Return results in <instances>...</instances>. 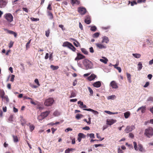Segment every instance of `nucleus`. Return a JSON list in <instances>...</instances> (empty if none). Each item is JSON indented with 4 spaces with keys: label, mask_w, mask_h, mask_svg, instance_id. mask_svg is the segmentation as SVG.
Segmentation results:
<instances>
[{
    "label": "nucleus",
    "mask_w": 153,
    "mask_h": 153,
    "mask_svg": "<svg viewBox=\"0 0 153 153\" xmlns=\"http://www.w3.org/2000/svg\"><path fill=\"white\" fill-rule=\"evenodd\" d=\"M144 134L148 138H150L153 136V128L151 127L146 129L144 131Z\"/></svg>",
    "instance_id": "nucleus-1"
},
{
    "label": "nucleus",
    "mask_w": 153,
    "mask_h": 153,
    "mask_svg": "<svg viewBox=\"0 0 153 153\" xmlns=\"http://www.w3.org/2000/svg\"><path fill=\"white\" fill-rule=\"evenodd\" d=\"M4 18L9 23H10L13 21V16L10 13H5L4 16Z\"/></svg>",
    "instance_id": "nucleus-2"
},
{
    "label": "nucleus",
    "mask_w": 153,
    "mask_h": 153,
    "mask_svg": "<svg viewBox=\"0 0 153 153\" xmlns=\"http://www.w3.org/2000/svg\"><path fill=\"white\" fill-rule=\"evenodd\" d=\"M64 47H67L73 51H75L76 50V48L72 45V44L68 42H64L62 45Z\"/></svg>",
    "instance_id": "nucleus-3"
},
{
    "label": "nucleus",
    "mask_w": 153,
    "mask_h": 153,
    "mask_svg": "<svg viewBox=\"0 0 153 153\" xmlns=\"http://www.w3.org/2000/svg\"><path fill=\"white\" fill-rule=\"evenodd\" d=\"M83 64L85 66L86 69H91L92 68V63L89 60H84L83 61Z\"/></svg>",
    "instance_id": "nucleus-4"
},
{
    "label": "nucleus",
    "mask_w": 153,
    "mask_h": 153,
    "mask_svg": "<svg viewBox=\"0 0 153 153\" xmlns=\"http://www.w3.org/2000/svg\"><path fill=\"white\" fill-rule=\"evenodd\" d=\"M54 100L52 98H48L44 102V104L47 106H51L52 105Z\"/></svg>",
    "instance_id": "nucleus-5"
},
{
    "label": "nucleus",
    "mask_w": 153,
    "mask_h": 153,
    "mask_svg": "<svg viewBox=\"0 0 153 153\" xmlns=\"http://www.w3.org/2000/svg\"><path fill=\"white\" fill-rule=\"evenodd\" d=\"M78 11L81 15H84L86 13L87 10L84 7H80L78 8Z\"/></svg>",
    "instance_id": "nucleus-6"
},
{
    "label": "nucleus",
    "mask_w": 153,
    "mask_h": 153,
    "mask_svg": "<svg viewBox=\"0 0 153 153\" xmlns=\"http://www.w3.org/2000/svg\"><path fill=\"white\" fill-rule=\"evenodd\" d=\"M85 57L83 55L79 53L77 54V56L75 59V60L77 61L80 59H82L85 58Z\"/></svg>",
    "instance_id": "nucleus-7"
},
{
    "label": "nucleus",
    "mask_w": 153,
    "mask_h": 153,
    "mask_svg": "<svg viewBox=\"0 0 153 153\" xmlns=\"http://www.w3.org/2000/svg\"><path fill=\"white\" fill-rule=\"evenodd\" d=\"M134 126H127L125 129V131L126 133H128V132L132 131L134 129Z\"/></svg>",
    "instance_id": "nucleus-8"
},
{
    "label": "nucleus",
    "mask_w": 153,
    "mask_h": 153,
    "mask_svg": "<svg viewBox=\"0 0 153 153\" xmlns=\"http://www.w3.org/2000/svg\"><path fill=\"white\" fill-rule=\"evenodd\" d=\"M110 86L113 88L117 89L118 88L117 84L114 81H112L110 82Z\"/></svg>",
    "instance_id": "nucleus-9"
},
{
    "label": "nucleus",
    "mask_w": 153,
    "mask_h": 153,
    "mask_svg": "<svg viewBox=\"0 0 153 153\" xmlns=\"http://www.w3.org/2000/svg\"><path fill=\"white\" fill-rule=\"evenodd\" d=\"M116 122V120L110 119L107 120L106 121V124L109 125H111Z\"/></svg>",
    "instance_id": "nucleus-10"
},
{
    "label": "nucleus",
    "mask_w": 153,
    "mask_h": 153,
    "mask_svg": "<svg viewBox=\"0 0 153 153\" xmlns=\"http://www.w3.org/2000/svg\"><path fill=\"white\" fill-rule=\"evenodd\" d=\"M85 22L87 24H89L91 23V18L89 16L87 15L85 16Z\"/></svg>",
    "instance_id": "nucleus-11"
},
{
    "label": "nucleus",
    "mask_w": 153,
    "mask_h": 153,
    "mask_svg": "<svg viewBox=\"0 0 153 153\" xmlns=\"http://www.w3.org/2000/svg\"><path fill=\"white\" fill-rule=\"evenodd\" d=\"M71 3L72 6H74V5H79L80 2L79 0H71Z\"/></svg>",
    "instance_id": "nucleus-12"
},
{
    "label": "nucleus",
    "mask_w": 153,
    "mask_h": 153,
    "mask_svg": "<svg viewBox=\"0 0 153 153\" xmlns=\"http://www.w3.org/2000/svg\"><path fill=\"white\" fill-rule=\"evenodd\" d=\"M101 83L100 81H97L93 84V85L96 88H99L101 86Z\"/></svg>",
    "instance_id": "nucleus-13"
},
{
    "label": "nucleus",
    "mask_w": 153,
    "mask_h": 153,
    "mask_svg": "<svg viewBox=\"0 0 153 153\" xmlns=\"http://www.w3.org/2000/svg\"><path fill=\"white\" fill-rule=\"evenodd\" d=\"M141 110L142 113H144L146 110V107L145 106H143L139 108L137 110V111L138 112L139 110Z\"/></svg>",
    "instance_id": "nucleus-14"
},
{
    "label": "nucleus",
    "mask_w": 153,
    "mask_h": 153,
    "mask_svg": "<svg viewBox=\"0 0 153 153\" xmlns=\"http://www.w3.org/2000/svg\"><path fill=\"white\" fill-rule=\"evenodd\" d=\"M50 113V111H46L41 113V114L44 118L46 117Z\"/></svg>",
    "instance_id": "nucleus-15"
},
{
    "label": "nucleus",
    "mask_w": 153,
    "mask_h": 153,
    "mask_svg": "<svg viewBox=\"0 0 153 153\" xmlns=\"http://www.w3.org/2000/svg\"><path fill=\"white\" fill-rule=\"evenodd\" d=\"M96 45L97 47L100 49H105L106 48V46L100 43H96Z\"/></svg>",
    "instance_id": "nucleus-16"
},
{
    "label": "nucleus",
    "mask_w": 153,
    "mask_h": 153,
    "mask_svg": "<svg viewBox=\"0 0 153 153\" xmlns=\"http://www.w3.org/2000/svg\"><path fill=\"white\" fill-rule=\"evenodd\" d=\"M83 110L87 111H91L95 115L98 114H99V112L97 111H95L91 108L84 109Z\"/></svg>",
    "instance_id": "nucleus-17"
},
{
    "label": "nucleus",
    "mask_w": 153,
    "mask_h": 153,
    "mask_svg": "<svg viewBox=\"0 0 153 153\" xmlns=\"http://www.w3.org/2000/svg\"><path fill=\"white\" fill-rule=\"evenodd\" d=\"M6 3L5 1L3 0H0V7H4L6 5Z\"/></svg>",
    "instance_id": "nucleus-18"
},
{
    "label": "nucleus",
    "mask_w": 153,
    "mask_h": 153,
    "mask_svg": "<svg viewBox=\"0 0 153 153\" xmlns=\"http://www.w3.org/2000/svg\"><path fill=\"white\" fill-rule=\"evenodd\" d=\"M5 30H7V33L10 34H13L15 37H16L17 34L15 32L12 30H8L7 29H5Z\"/></svg>",
    "instance_id": "nucleus-19"
},
{
    "label": "nucleus",
    "mask_w": 153,
    "mask_h": 153,
    "mask_svg": "<svg viewBox=\"0 0 153 153\" xmlns=\"http://www.w3.org/2000/svg\"><path fill=\"white\" fill-rule=\"evenodd\" d=\"M109 41V39L107 37L104 36L102 37V43H103L105 42L106 43H107Z\"/></svg>",
    "instance_id": "nucleus-20"
},
{
    "label": "nucleus",
    "mask_w": 153,
    "mask_h": 153,
    "mask_svg": "<svg viewBox=\"0 0 153 153\" xmlns=\"http://www.w3.org/2000/svg\"><path fill=\"white\" fill-rule=\"evenodd\" d=\"M96 77V75L94 74H92L88 77V79L89 80L91 81L94 79Z\"/></svg>",
    "instance_id": "nucleus-21"
},
{
    "label": "nucleus",
    "mask_w": 153,
    "mask_h": 153,
    "mask_svg": "<svg viewBox=\"0 0 153 153\" xmlns=\"http://www.w3.org/2000/svg\"><path fill=\"white\" fill-rule=\"evenodd\" d=\"M47 13L48 16L49 17V19H53V14L52 13L51 11L49 10H48L47 11Z\"/></svg>",
    "instance_id": "nucleus-22"
},
{
    "label": "nucleus",
    "mask_w": 153,
    "mask_h": 153,
    "mask_svg": "<svg viewBox=\"0 0 153 153\" xmlns=\"http://www.w3.org/2000/svg\"><path fill=\"white\" fill-rule=\"evenodd\" d=\"M13 141L15 143H17L19 141V140L17 136L15 135H12Z\"/></svg>",
    "instance_id": "nucleus-23"
},
{
    "label": "nucleus",
    "mask_w": 153,
    "mask_h": 153,
    "mask_svg": "<svg viewBox=\"0 0 153 153\" xmlns=\"http://www.w3.org/2000/svg\"><path fill=\"white\" fill-rule=\"evenodd\" d=\"M130 113L128 111L124 113V116L126 118H128L130 116Z\"/></svg>",
    "instance_id": "nucleus-24"
},
{
    "label": "nucleus",
    "mask_w": 153,
    "mask_h": 153,
    "mask_svg": "<svg viewBox=\"0 0 153 153\" xmlns=\"http://www.w3.org/2000/svg\"><path fill=\"white\" fill-rule=\"evenodd\" d=\"M50 67L53 70H57L59 68V67L58 66H54L53 65H51Z\"/></svg>",
    "instance_id": "nucleus-25"
},
{
    "label": "nucleus",
    "mask_w": 153,
    "mask_h": 153,
    "mask_svg": "<svg viewBox=\"0 0 153 153\" xmlns=\"http://www.w3.org/2000/svg\"><path fill=\"white\" fill-rule=\"evenodd\" d=\"M83 116L82 114H76L75 118L77 120H79L80 118H81L83 117Z\"/></svg>",
    "instance_id": "nucleus-26"
},
{
    "label": "nucleus",
    "mask_w": 153,
    "mask_h": 153,
    "mask_svg": "<svg viewBox=\"0 0 153 153\" xmlns=\"http://www.w3.org/2000/svg\"><path fill=\"white\" fill-rule=\"evenodd\" d=\"M138 70H140L142 68L143 66L141 62H139L138 65Z\"/></svg>",
    "instance_id": "nucleus-27"
},
{
    "label": "nucleus",
    "mask_w": 153,
    "mask_h": 153,
    "mask_svg": "<svg viewBox=\"0 0 153 153\" xmlns=\"http://www.w3.org/2000/svg\"><path fill=\"white\" fill-rule=\"evenodd\" d=\"M132 55L136 58H139L141 56V55L139 53H133Z\"/></svg>",
    "instance_id": "nucleus-28"
},
{
    "label": "nucleus",
    "mask_w": 153,
    "mask_h": 153,
    "mask_svg": "<svg viewBox=\"0 0 153 153\" xmlns=\"http://www.w3.org/2000/svg\"><path fill=\"white\" fill-rule=\"evenodd\" d=\"M88 89L90 93V95L91 96H93V90L90 87H88Z\"/></svg>",
    "instance_id": "nucleus-29"
},
{
    "label": "nucleus",
    "mask_w": 153,
    "mask_h": 153,
    "mask_svg": "<svg viewBox=\"0 0 153 153\" xmlns=\"http://www.w3.org/2000/svg\"><path fill=\"white\" fill-rule=\"evenodd\" d=\"M127 78L128 81V82L130 83H131V75L130 74L128 73H127Z\"/></svg>",
    "instance_id": "nucleus-30"
},
{
    "label": "nucleus",
    "mask_w": 153,
    "mask_h": 153,
    "mask_svg": "<svg viewBox=\"0 0 153 153\" xmlns=\"http://www.w3.org/2000/svg\"><path fill=\"white\" fill-rule=\"evenodd\" d=\"M81 51H82V52L85 54L87 55L88 54V51H87L84 48H81Z\"/></svg>",
    "instance_id": "nucleus-31"
},
{
    "label": "nucleus",
    "mask_w": 153,
    "mask_h": 153,
    "mask_svg": "<svg viewBox=\"0 0 153 153\" xmlns=\"http://www.w3.org/2000/svg\"><path fill=\"white\" fill-rule=\"evenodd\" d=\"M100 34V33L96 32L92 36L94 38H97L99 36Z\"/></svg>",
    "instance_id": "nucleus-32"
},
{
    "label": "nucleus",
    "mask_w": 153,
    "mask_h": 153,
    "mask_svg": "<svg viewBox=\"0 0 153 153\" xmlns=\"http://www.w3.org/2000/svg\"><path fill=\"white\" fill-rule=\"evenodd\" d=\"M138 149H139V151L141 152H142L143 150V147L142 145L141 144H138Z\"/></svg>",
    "instance_id": "nucleus-33"
},
{
    "label": "nucleus",
    "mask_w": 153,
    "mask_h": 153,
    "mask_svg": "<svg viewBox=\"0 0 153 153\" xmlns=\"http://www.w3.org/2000/svg\"><path fill=\"white\" fill-rule=\"evenodd\" d=\"M78 136L81 138H85L86 137L85 135L83 133H79L78 134Z\"/></svg>",
    "instance_id": "nucleus-34"
},
{
    "label": "nucleus",
    "mask_w": 153,
    "mask_h": 153,
    "mask_svg": "<svg viewBox=\"0 0 153 153\" xmlns=\"http://www.w3.org/2000/svg\"><path fill=\"white\" fill-rule=\"evenodd\" d=\"M76 94L74 92L72 91L70 98H72L76 97Z\"/></svg>",
    "instance_id": "nucleus-35"
},
{
    "label": "nucleus",
    "mask_w": 153,
    "mask_h": 153,
    "mask_svg": "<svg viewBox=\"0 0 153 153\" xmlns=\"http://www.w3.org/2000/svg\"><path fill=\"white\" fill-rule=\"evenodd\" d=\"M100 61L105 64H106L108 61V59L106 58L105 59H100Z\"/></svg>",
    "instance_id": "nucleus-36"
},
{
    "label": "nucleus",
    "mask_w": 153,
    "mask_h": 153,
    "mask_svg": "<svg viewBox=\"0 0 153 153\" xmlns=\"http://www.w3.org/2000/svg\"><path fill=\"white\" fill-rule=\"evenodd\" d=\"M97 27L95 26L91 27L90 30L92 31H95L97 30Z\"/></svg>",
    "instance_id": "nucleus-37"
},
{
    "label": "nucleus",
    "mask_w": 153,
    "mask_h": 153,
    "mask_svg": "<svg viewBox=\"0 0 153 153\" xmlns=\"http://www.w3.org/2000/svg\"><path fill=\"white\" fill-rule=\"evenodd\" d=\"M29 127L30 130L31 131H32L35 128V126L33 124L30 125Z\"/></svg>",
    "instance_id": "nucleus-38"
},
{
    "label": "nucleus",
    "mask_w": 153,
    "mask_h": 153,
    "mask_svg": "<svg viewBox=\"0 0 153 153\" xmlns=\"http://www.w3.org/2000/svg\"><path fill=\"white\" fill-rule=\"evenodd\" d=\"M133 143L134 145V148L135 149L136 151L138 150V149L137 148V143L135 142L134 141L133 142Z\"/></svg>",
    "instance_id": "nucleus-39"
},
{
    "label": "nucleus",
    "mask_w": 153,
    "mask_h": 153,
    "mask_svg": "<svg viewBox=\"0 0 153 153\" xmlns=\"http://www.w3.org/2000/svg\"><path fill=\"white\" fill-rule=\"evenodd\" d=\"M115 97H116L115 95H112L108 97L107 99L108 100H114Z\"/></svg>",
    "instance_id": "nucleus-40"
},
{
    "label": "nucleus",
    "mask_w": 153,
    "mask_h": 153,
    "mask_svg": "<svg viewBox=\"0 0 153 153\" xmlns=\"http://www.w3.org/2000/svg\"><path fill=\"white\" fill-rule=\"evenodd\" d=\"M50 33V30L49 29H48V30L45 31V36L47 37H48L49 36Z\"/></svg>",
    "instance_id": "nucleus-41"
},
{
    "label": "nucleus",
    "mask_w": 153,
    "mask_h": 153,
    "mask_svg": "<svg viewBox=\"0 0 153 153\" xmlns=\"http://www.w3.org/2000/svg\"><path fill=\"white\" fill-rule=\"evenodd\" d=\"M129 3H130L131 5V6H133L134 5V4H137V2L135 1H131V2H130V1H129Z\"/></svg>",
    "instance_id": "nucleus-42"
},
{
    "label": "nucleus",
    "mask_w": 153,
    "mask_h": 153,
    "mask_svg": "<svg viewBox=\"0 0 153 153\" xmlns=\"http://www.w3.org/2000/svg\"><path fill=\"white\" fill-rule=\"evenodd\" d=\"M5 93L4 90L2 89H0V96L5 95Z\"/></svg>",
    "instance_id": "nucleus-43"
},
{
    "label": "nucleus",
    "mask_w": 153,
    "mask_h": 153,
    "mask_svg": "<svg viewBox=\"0 0 153 153\" xmlns=\"http://www.w3.org/2000/svg\"><path fill=\"white\" fill-rule=\"evenodd\" d=\"M38 119L39 120V121L41 120H42L44 118L42 117V116L40 114V115L38 117Z\"/></svg>",
    "instance_id": "nucleus-44"
},
{
    "label": "nucleus",
    "mask_w": 153,
    "mask_h": 153,
    "mask_svg": "<svg viewBox=\"0 0 153 153\" xmlns=\"http://www.w3.org/2000/svg\"><path fill=\"white\" fill-rule=\"evenodd\" d=\"M48 10H52V7L50 4H48V7H47Z\"/></svg>",
    "instance_id": "nucleus-45"
},
{
    "label": "nucleus",
    "mask_w": 153,
    "mask_h": 153,
    "mask_svg": "<svg viewBox=\"0 0 153 153\" xmlns=\"http://www.w3.org/2000/svg\"><path fill=\"white\" fill-rule=\"evenodd\" d=\"M78 104H80L79 107L81 108L83 105V103L82 102H81V101H79L77 102Z\"/></svg>",
    "instance_id": "nucleus-46"
},
{
    "label": "nucleus",
    "mask_w": 153,
    "mask_h": 153,
    "mask_svg": "<svg viewBox=\"0 0 153 153\" xmlns=\"http://www.w3.org/2000/svg\"><path fill=\"white\" fill-rule=\"evenodd\" d=\"M87 135H89L90 137L91 138H95L94 136V134L93 133H91L90 134H88Z\"/></svg>",
    "instance_id": "nucleus-47"
},
{
    "label": "nucleus",
    "mask_w": 153,
    "mask_h": 153,
    "mask_svg": "<svg viewBox=\"0 0 153 153\" xmlns=\"http://www.w3.org/2000/svg\"><path fill=\"white\" fill-rule=\"evenodd\" d=\"M30 86L33 88H36L38 87V86L32 84H30Z\"/></svg>",
    "instance_id": "nucleus-48"
},
{
    "label": "nucleus",
    "mask_w": 153,
    "mask_h": 153,
    "mask_svg": "<svg viewBox=\"0 0 153 153\" xmlns=\"http://www.w3.org/2000/svg\"><path fill=\"white\" fill-rule=\"evenodd\" d=\"M71 139L72 140L71 143L72 144H75V138H73L72 137H71Z\"/></svg>",
    "instance_id": "nucleus-49"
},
{
    "label": "nucleus",
    "mask_w": 153,
    "mask_h": 153,
    "mask_svg": "<svg viewBox=\"0 0 153 153\" xmlns=\"http://www.w3.org/2000/svg\"><path fill=\"white\" fill-rule=\"evenodd\" d=\"M59 27L61 28L62 30L63 31L65 30V28L64 27V26L62 25H59Z\"/></svg>",
    "instance_id": "nucleus-50"
},
{
    "label": "nucleus",
    "mask_w": 153,
    "mask_h": 153,
    "mask_svg": "<svg viewBox=\"0 0 153 153\" xmlns=\"http://www.w3.org/2000/svg\"><path fill=\"white\" fill-rule=\"evenodd\" d=\"M4 99L7 102H9V100L7 95L5 96Z\"/></svg>",
    "instance_id": "nucleus-51"
},
{
    "label": "nucleus",
    "mask_w": 153,
    "mask_h": 153,
    "mask_svg": "<svg viewBox=\"0 0 153 153\" xmlns=\"http://www.w3.org/2000/svg\"><path fill=\"white\" fill-rule=\"evenodd\" d=\"M13 42L12 41H10L9 44V48H10L13 47Z\"/></svg>",
    "instance_id": "nucleus-52"
},
{
    "label": "nucleus",
    "mask_w": 153,
    "mask_h": 153,
    "mask_svg": "<svg viewBox=\"0 0 153 153\" xmlns=\"http://www.w3.org/2000/svg\"><path fill=\"white\" fill-rule=\"evenodd\" d=\"M35 83H36L39 86H40V85L39 84L38 79H35L34 80Z\"/></svg>",
    "instance_id": "nucleus-53"
},
{
    "label": "nucleus",
    "mask_w": 153,
    "mask_h": 153,
    "mask_svg": "<svg viewBox=\"0 0 153 153\" xmlns=\"http://www.w3.org/2000/svg\"><path fill=\"white\" fill-rule=\"evenodd\" d=\"M97 137L98 138H99L100 139V141H102V140L104 138H103L102 139H101V137L100 136L99 134L98 133H97Z\"/></svg>",
    "instance_id": "nucleus-54"
},
{
    "label": "nucleus",
    "mask_w": 153,
    "mask_h": 153,
    "mask_svg": "<svg viewBox=\"0 0 153 153\" xmlns=\"http://www.w3.org/2000/svg\"><path fill=\"white\" fill-rule=\"evenodd\" d=\"M146 0H138L137 1V3H140L142 2L145 3Z\"/></svg>",
    "instance_id": "nucleus-55"
},
{
    "label": "nucleus",
    "mask_w": 153,
    "mask_h": 153,
    "mask_svg": "<svg viewBox=\"0 0 153 153\" xmlns=\"http://www.w3.org/2000/svg\"><path fill=\"white\" fill-rule=\"evenodd\" d=\"M15 76V75H12L10 79V81L12 82H13L14 81Z\"/></svg>",
    "instance_id": "nucleus-56"
},
{
    "label": "nucleus",
    "mask_w": 153,
    "mask_h": 153,
    "mask_svg": "<svg viewBox=\"0 0 153 153\" xmlns=\"http://www.w3.org/2000/svg\"><path fill=\"white\" fill-rule=\"evenodd\" d=\"M31 40V39L26 44V48H28L29 47L28 46V45L30 43Z\"/></svg>",
    "instance_id": "nucleus-57"
},
{
    "label": "nucleus",
    "mask_w": 153,
    "mask_h": 153,
    "mask_svg": "<svg viewBox=\"0 0 153 153\" xmlns=\"http://www.w3.org/2000/svg\"><path fill=\"white\" fill-rule=\"evenodd\" d=\"M70 40H72L73 41H74V42H76L78 44V45H80V44L75 39H74V38H71L70 39Z\"/></svg>",
    "instance_id": "nucleus-58"
},
{
    "label": "nucleus",
    "mask_w": 153,
    "mask_h": 153,
    "mask_svg": "<svg viewBox=\"0 0 153 153\" xmlns=\"http://www.w3.org/2000/svg\"><path fill=\"white\" fill-rule=\"evenodd\" d=\"M72 128H69L66 129L65 130V131L66 132H68L69 131H72Z\"/></svg>",
    "instance_id": "nucleus-59"
},
{
    "label": "nucleus",
    "mask_w": 153,
    "mask_h": 153,
    "mask_svg": "<svg viewBox=\"0 0 153 153\" xmlns=\"http://www.w3.org/2000/svg\"><path fill=\"white\" fill-rule=\"evenodd\" d=\"M117 152L118 153H123V152L122 150H121L120 148H119L118 149Z\"/></svg>",
    "instance_id": "nucleus-60"
},
{
    "label": "nucleus",
    "mask_w": 153,
    "mask_h": 153,
    "mask_svg": "<svg viewBox=\"0 0 153 153\" xmlns=\"http://www.w3.org/2000/svg\"><path fill=\"white\" fill-rule=\"evenodd\" d=\"M83 129L85 130H89L90 129V128L88 126H86L82 128Z\"/></svg>",
    "instance_id": "nucleus-61"
},
{
    "label": "nucleus",
    "mask_w": 153,
    "mask_h": 153,
    "mask_svg": "<svg viewBox=\"0 0 153 153\" xmlns=\"http://www.w3.org/2000/svg\"><path fill=\"white\" fill-rule=\"evenodd\" d=\"M129 137L131 138H133L134 137V135L132 133H130L129 134Z\"/></svg>",
    "instance_id": "nucleus-62"
},
{
    "label": "nucleus",
    "mask_w": 153,
    "mask_h": 153,
    "mask_svg": "<svg viewBox=\"0 0 153 153\" xmlns=\"http://www.w3.org/2000/svg\"><path fill=\"white\" fill-rule=\"evenodd\" d=\"M89 51L91 53H93L94 52V50L93 47H91L89 48Z\"/></svg>",
    "instance_id": "nucleus-63"
},
{
    "label": "nucleus",
    "mask_w": 153,
    "mask_h": 153,
    "mask_svg": "<svg viewBox=\"0 0 153 153\" xmlns=\"http://www.w3.org/2000/svg\"><path fill=\"white\" fill-rule=\"evenodd\" d=\"M116 69H117L119 71V73H120L121 72V69L120 67H116Z\"/></svg>",
    "instance_id": "nucleus-64"
}]
</instances>
